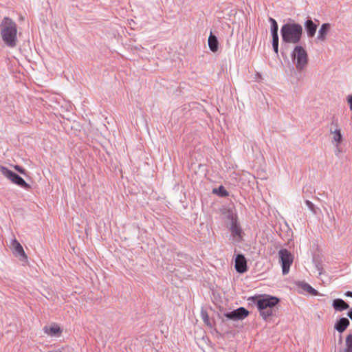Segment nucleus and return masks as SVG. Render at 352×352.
Here are the masks:
<instances>
[{"mask_svg":"<svg viewBox=\"0 0 352 352\" xmlns=\"http://www.w3.org/2000/svg\"><path fill=\"white\" fill-rule=\"evenodd\" d=\"M1 35L4 43L13 47L16 44L17 27L15 22L8 17H5L0 25Z\"/></svg>","mask_w":352,"mask_h":352,"instance_id":"nucleus-1","label":"nucleus"},{"mask_svg":"<svg viewBox=\"0 0 352 352\" xmlns=\"http://www.w3.org/2000/svg\"><path fill=\"white\" fill-rule=\"evenodd\" d=\"M281 36L285 43H297L302 35V26L297 23H287L282 26Z\"/></svg>","mask_w":352,"mask_h":352,"instance_id":"nucleus-2","label":"nucleus"},{"mask_svg":"<svg viewBox=\"0 0 352 352\" xmlns=\"http://www.w3.org/2000/svg\"><path fill=\"white\" fill-rule=\"evenodd\" d=\"M278 302V298L270 296H261L257 299L256 304L263 319L266 320L272 315V310Z\"/></svg>","mask_w":352,"mask_h":352,"instance_id":"nucleus-3","label":"nucleus"},{"mask_svg":"<svg viewBox=\"0 0 352 352\" xmlns=\"http://www.w3.org/2000/svg\"><path fill=\"white\" fill-rule=\"evenodd\" d=\"M292 59L298 70H302L307 65L308 57L305 50L301 46H296L292 53Z\"/></svg>","mask_w":352,"mask_h":352,"instance_id":"nucleus-4","label":"nucleus"},{"mask_svg":"<svg viewBox=\"0 0 352 352\" xmlns=\"http://www.w3.org/2000/svg\"><path fill=\"white\" fill-rule=\"evenodd\" d=\"M228 218L230 219V231L233 240L236 242H240L243 240V232L238 222L236 214L232 213L229 214Z\"/></svg>","mask_w":352,"mask_h":352,"instance_id":"nucleus-5","label":"nucleus"},{"mask_svg":"<svg viewBox=\"0 0 352 352\" xmlns=\"http://www.w3.org/2000/svg\"><path fill=\"white\" fill-rule=\"evenodd\" d=\"M280 263L282 267L283 274L289 273L290 267L294 261V256L287 249H281L278 252Z\"/></svg>","mask_w":352,"mask_h":352,"instance_id":"nucleus-6","label":"nucleus"},{"mask_svg":"<svg viewBox=\"0 0 352 352\" xmlns=\"http://www.w3.org/2000/svg\"><path fill=\"white\" fill-rule=\"evenodd\" d=\"M0 171L2 175H3L5 177L9 179L12 183L17 184L21 187H26L28 186L27 183L22 177L19 176L14 172L11 171L10 170L8 169L7 168L1 166Z\"/></svg>","mask_w":352,"mask_h":352,"instance_id":"nucleus-7","label":"nucleus"},{"mask_svg":"<svg viewBox=\"0 0 352 352\" xmlns=\"http://www.w3.org/2000/svg\"><path fill=\"white\" fill-rule=\"evenodd\" d=\"M249 315V311L243 307H240L233 311L224 314L225 317L232 320H241Z\"/></svg>","mask_w":352,"mask_h":352,"instance_id":"nucleus-8","label":"nucleus"},{"mask_svg":"<svg viewBox=\"0 0 352 352\" xmlns=\"http://www.w3.org/2000/svg\"><path fill=\"white\" fill-rule=\"evenodd\" d=\"M43 332L50 337H60L63 333V329L59 324L52 323L49 325H45L43 327Z\"/></svg>","mask_w":352,"mask_h":352,"instance_id":"nucleus-9","label":"nucleus"},{"mask_svg":"<svg viewBox=\"0 0 352 352\" xmlns=\"http://www.w3.org/2000/svg\"><path fill=\"white\" fill-rule=\"evenodd\" d=\"M235 269L237 272L243 274L247 272V261L245 256L242 254L236 255L235 258Z\"/></svg>","mask_w":352,"mask_h":352,"instance_id":"nucleus-10","label":"nucleus"},{"mask_svg":"<svg viewBox=\"0 0 352 352\" xmlns=\"http://www.w3.org/2000/svg\"><path fill=\"white\" fill-rule=\"evenodd\" d=\"M330 132L332 135V138L337 143L340 144L342 142V136L341 134V130L338 126V120H334L332 122Z\"/></svg>","mask_w":352,"mask_h":352,"instance_id":"nucleus-11","label":"nucleus"},{"mask_svg":"<svg viewBox=\"0 0 352 352\" xmlns=\"http://www.w3.org/2000/svg\"><path fill=\"white\" fill-rule=\"evenodd\" d=\"M331 28V25L329 23H324L321 25L318 34V39L321 41H324L327 38V35L329 32Z\"/></svg>","mask_w":352,"mask_h":352,"instance_id":"nucleus-12","label":"nucleus"},{"mask_svg":"<svg viewBox=\"0 0 352 352\" xmlns=\"http://www.w3.org/2000/svg\"><path fill=\"white\" fill-rule=\"evenodd\" d=\"M349 324V320L347 318H342L335 324L334 327L338 332L342 333L346 329Z\"/></svg>","mask_w":352,"mask_h":352,"instance_id":"nucleus-13","label":"nucleus"},{"mask_svg":"<svg viewBox=\"0 0 352 352\" xmlns=\"http://www.w3.org/2000/svg\"><path fill=\"white\" fill-rule=\"evenodd\" d=\"M333 307L336 311H342L347 309L349 305L342 299L337 298L333 301Z\"/></svg>","mask_w":352,"mask_h":352,"instance_id":"nucleus-14","label":"nucleus"},{"mask_svg":"<svg viewBox=\"0 0 352 352\" xmlns=\"http://www.w3.org/2000/svg\"><path fill=\"white\" fill-rule=\"evenodd\" d=\"M12 246L14 248V250H15V252L16 253H18L20 256H21L25 260H26L28 258V256H27L22 245L19 243V242L17 240L14 239L12 241Z\"/></svg>","mask_w":352,"mask_h":352,"instance_id":"nucleus-15","label":"nucleus"},{"mask_svg":"<svg viewBox=\"0 0 352 352\" xmlns=\"http://www.w3.org/2000/svg\"><path fill=\"white\" fill-rule=\"evenodd\" d=\"M305 26L308 36L313 37L315 35L317 26L313 23L311 20H307Z\"/></svg>","mask_w":352,"mask_h":352,"instance_id":"nucleus-16","label":"nucleus"},{"mask_svg":"<svg viewBox=\"0 0 352 352\" xmlns=\"http://www.w3.org/2000/svg\"><path fill=\"white\" fill-rule=\"evenodd\" d=\"M208 45L210 50L213 52H216L218 50V41L215 36L210 35L208 38Z\"/></svg>","mask_w":352,"mask_h":352,"instance_id":"nucleus-17","label":"nucleus"},{"mask_svg":"<svg viewBox=\"0 0 352 352\" xmlns=\"http://www.w3.org/2000/svg\"><path fill=\"white\" fill-rule=\"evenodd\" d=\"M212 192L219 197H228L229 194L224 186H220L219 188H215L212 190Z\"/></svg>","mask_w":352,"mask_h":352,"instance_id":"nucleus-18","label":"nucleus"},{"mask_svg":"<svg viewBox=\"0 0 352 352\" xmlns=\"http://www.w3.org/2000/svg\"><path fill=\"white\" fill-rule=\"evenodd\" d=\"M270 21L271 22V24H272V28H271V30H272V36H278V24L276 21L275 19H272V18H270Z\"/></svg>","mask_w":352,"mask_h":352,"instance_id":"nucleus-19","label":"nucleus"},{"mask_svg":"<svg viewBox=\"0 0 352 352\" xmlns=\"http://www.w3.org/2000/svg\"><path fill=\"white\" fill-rule=\"evenodd\" d=\"M345 352H352V335H349L346 338Z\"/></svg>","mask_w":352,"mask_h":352,"instance_id":"nucleus-20","label":"nucleus"},{"mask_svg":"<svg viewBox=\"0 0 352 352\" xmlns=\"http://www.w3.org/2000/svg\"><path fill=\"white\" fill-rule=\"evenodd\" d=\"M272 46L276 54L278 52V36H272Z\"/></svg>","mask_w":352,"mask_h":352,"instance_id":"nucleus-21","label":"nucleus"},{"mask_svg":"<svg viewBox=\"0 0 352 352\" xmlns=\"http://www.w3.org/2000/svg\"><path fill=\"white\" fill-rule=\"evenodd\" d=\"M304 289L311 295L316 296L318 292L308 284L304 285Z\"/></svg>","mask_w":352,"mask_h":352,"instance_id":"nucleus-22","label":"nucleus"},{"mask_svg":"<svg viewBox=\"0 0 352 352\" xmlns=\"http://www.w3.org/2000/svg\"><path fill=\"white\" fill-rule=\"evenodd\" d=\"M202 318L205 324H206L208 326H211L209 318L206 313H202Z\"/></svg>","mask_w":352,"mask_h":352,"instance_id":"nucleus-23","label":"nucleus"},{"mask_svg":"<svg viewBox=\"0 0 352 352\" xmlns=\"http://www.w3.org/2000/svg\"><path fill=\"white\" fill-rule=\"evenodd\" d=\"M14 169L17 170L19 173L24 174L25 173V169L18 165L14 166Z\"/></svg>","mask_w":352,"mask_h":352,"instance_id":"nucleus-24","label":"nucleus"},{"mask_svg":"<svg viewBox=\"0 0 352 352\" xmlns=\"http://www.w3.org/2000/svg\"><path fill=\"white\" fill-rule=\"evenodd\" d=\"M305 204L311 210L314 211V205L309 200L307 199Z\"/></svg>","mask_w":352,"mask_h":352,"instance_id":"nucleus-25","label":"nucleus"},{"mask_svg":"<svg viewBox=\"0 0 352 352\" xmlns=\"http://www.w3.org/2000/svg\"><path fill=\"white\" fill-rule=\"evenodd\" d=\"M348 103L350 106V109L352 111V96H349L347 98Z\"/></svg>","mask_w":352,"mask_h":352,"instance_id":"nucleus-26","label":"nucleus"},{"mask_svg":"<svg viewBox=\"0 0 352 352\" xmlns=\"http://www.w3.org/2000/svg\"><path fill=\"white\" fill-rule=\"evenodd\" d=\"M347 316L352 320V308L347 313Z\"/></svg>","mask_w":352,"mask_h":352,"instance_id":"nucleus-27","label":"nucleus"},{"mask_svg":"<svg viewBox=\"0 0 352 352\" xmlns=\"http://www.w3.org/2000/svg\"><path fill=\"white\" fill-rule=\"evenodd\" d=\"M345 296L352 297V292H347L345 293Z\"/></svg>","mask_w":352,"mask_h":352,"instance_id":"nucleus-28","label":"nucleus"}]
</instances>
